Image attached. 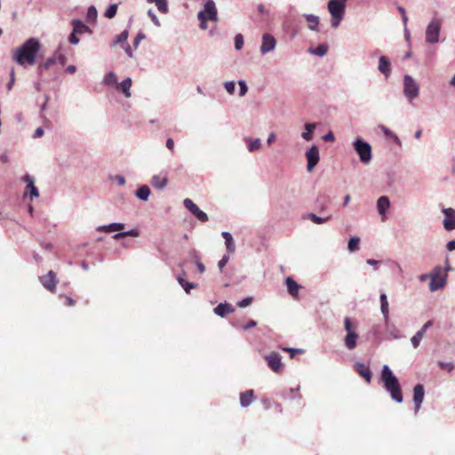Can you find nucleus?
<instances>
[{"label": "nucleus", "mask_w": 455, "mask_h": 455, "mask_svg": "<svg viewBox=\"0 0 455 455\" xmlns=\"http://www.w3.org/2000/svg\"><path fill=\"white\" fill-rule=\"evenodd\" d=\"M40 48V41L36 37H30L12 51V59L23 68L34 66Z\"/></svg>", "instance_id": "1"}, {"label": "nucleus", "mask_w": 455, "mask_h": 455, "mask_svg": "<svg viewBox=\"0 0 455 455\" xmlns=\"http://www.w3.org/2000/svg\"><path fill=\"white\" fill-rule=\"evenodd\" d=\"M380 379L387 392L391 395V398L398 403L403 400L402 388L397 377L394 374L388 365L385 364L382 367L380 373Z\"/></svg>", "instance_id": "2"}, {"label": "nucleus", "mask_w": 455, "mask_h": 455, "mask_svg": "<svg viewBox=\"0 0 455 455\" xmlns=\"http://www.w3.org/2000/svg\"><path fill=\"white\" fill-rule=\"evenodd\" d=\"M347 0H329L327 9L331 14L332 28H338L344 18Z\"/></svg>", "instance_id": "3"}, {"label": "nucleus", "mask_w": 455, "mask_h": 455, "mask_svg": "<svg viewBox=\"0 0 455 455\" xmlns=\"http://www.w3.org/2000/svg\"><path fill=\"white\" fill-rule=\"evenodd\" d=\"M357 323H353L350 317L347 316L344 318V330L346 336L344 337V346L347 350H354L357 346V339L359 338L356 332Z\"/></svg>", "instance_id": "4"}, {"label": "nucleus", "mask_w": 455, "mask_h": 455, "mask_svg": "<svg viewBox=\"0 0 455 455\" xmlns=\"http://www.w3.org/2000/svg\"><path fill=\"white\" fill-rule=\"evenodd\" d=\"M353 148L362 164H369L372 159V149L369 142L357 137L353 142Z\"/></svg>", "instance_id": "5"}, {"label": "nucleus", "mask_w": 455, "mask_h": 455, "mask_svg": "<svg viewBox=\"0 0 455 455\" xmlns=\"http://www.w3.org/2000/svg\"><path fill=\"white\" fill-rule=\"evenodd\" d=\"M403 87L404 97L410 103H412L419 97V84L411 76L404 75Z\"/></svg>", "instance_id": "6"}, {"label": "nucleus", "mask_w": 455, "mask_h": 455, "mask_svg": "<svg viewBox=\"0 0 455 455\" xmlns=\"http://www.w3.org/2000/svg\"><path fill=\"white\" fill-rule=\"evenodd\" d=\"M442 20L440 19H432L426 28L425 40L427 44H435L440 40L442 28Z\"/></svg>", "instance_id": "7"}, {"label": "nucleus", "mask_w": 455, "mask_h": 455, "mask_svg": "<svg viewBox=\"0 0 455 455\" xmlns=\"http://www.w3.org/2000/svg\"><path fill=\"white\" fill-rule=\"evenodd\" d=\"M305 155L307 158V170L310 172L317 165L320 160L318 147L315 145L311 146Z\"/></svg>", "instance_id": "8"}, {"label": "nucleus", "mask_w": 455, "mask_h": 455, "mask_svg": "<svg viewBox=\"0 0 455 455\" xmlns=\"http://www.w3.org/2000/svg\"><path fill=\"white\" fill-rule=\"evenodd\" d=\"M264 359L274 372H279L283 368L282 356L277 352H271L266 355Z\"/></svg>", "instance_id": "9"}, {"label": "nucleus", "mask_w": 455, "mask_h": 455, "mask_svg": "<svg viewBox=\"0 0 455 455\" xmlns=\"http://www.w3.org/2000/svg\"><path fill=\"white\" fill-rule=\"evenodd\" d=\"M441 271V267H436L435 268V273L430 274V283L429 290L431 291H436L439 289L443 288L446 283V276L438 277L439 273Z\"/></svg>", "instance_id": "10"}, {"label": "nucleus", "mask_w": 455, "mask_h": 455, "mask_svg": "<svg viewBox=\"0 0 455 455\" xmlns=\"http://www.w3.org/2000/svg\"><path fill=\"white\" fill-rule=\"evenodd\" d=\"M276 46V40L274 36L269 33L262 35V41L260 45V53L266 55L275 50Z\"/></svg>", "instance_id": "11"}, {"label": "nucleus", "mask_w": 455, "mask_h": 455, "mask_svg": "<svg viewBox=\"0 0 455 455\" xmlns=\"http://www.w3.org/2000/svg\"><path fill=\"white\" fill-rule=\"evenodd\" d=\"M199 12L204 13V17L212 21L218 20V11L213 0H207L204 3V9Z\"/></svg>", "instance_id": "12"}, {"label": "nucleus", "mask_w": 455, "mask_h": 455, "mask_svg": "<svg viewBox=\"0 0 455 455\" xmlns=\"http://www.w3.org/2000/svg\"><path fill=\"white\" fill-rule=\"evenodd\" d=\"M442 212L444 214L443 221L444 228L447 231L455 229V210L452 208H443Z\"/></svg>", "instance_id": "13"}, {"label": "nucleus", "mask_w": 455, "mask_h": 455, "mask_svg": "<svg viewBox=\"0 0 455 455\" xmlns=\"http://www.w3.org/2000/svg\"><path fill=\"white\" fill-rule=\"evenodd\" d=\"M42 285L50 291H54L56 288L57 279L56 275L52 270H50L46 275L39 277Z\"/></svg>", "instance_id": "14"}, {"label": "nucleus", "mask_w": 455, "mask_h": 455, "mask_svg": "<svg viewBox=\"0 0 455 455\" xmlns=\"http://www.w3.org/2000/svg\"><path fill=\"white\" fill-rule=\"evenodd\" d=\"M22 180L27 183L24 196H27L28 193L31 198H37L39 196V191L35 186L34 177L27 173L22 177Z\"/></svg>", "instance_id": "15"}, {"label": "nucleus", "mask_w": 455, "mask_h": 455, "mask_svg": "<svg viewBox=\"0 0 455 455\" xmlns=\"http://www.w3.org/2000/svg\"><path fill=\"white\" fill-rule=\"evenodd\" d=\"M425 396V389L422 384H417L413 388V403H414V411L417 413L423 403Z\"/></svg>", "instance_id": "16"}, {"label": "nucleus", "mask_w": 455, "mask_h": 455, "mask_svg": "<svg viewBox=\"0 0 455 455\" xmlns=\"http://www.w3.org/2000/svg\"><path fill=\"white\" fill-rule=\"evenodd\" d=\"M378 70L386 77L388 78L391 75V62L387 56L381 55L379 58Z\"/></svg>", "instance_id": "17"}, {"label": "nucleus", "mask_w": 455, "mask_h": 455, "mask_svg": "<svg viewBox=\"0 0 455 455\" xmlns=\"http://www.w3.org/2000/svg\"><path fill=\"white\" fill-rule=\"evenodd\" d=\"M354 368L355 371L363 377L367 383H370L371 381L372 373L368 365H365L363 363H355L354 365Z\"/></svg>", "instance_id": "18"}, {"label": "nucleus", "mask_w": 455, "mask_h": 455, "mask_svg": "<svg viewBox=\"0 0 455 455\" xmlns=\"http://www.w3.org/2000/svg\"><path fill=\"white\" fill-rule=\"evenodd\" d=\"M390 207V201L387 196H382L377 200V209L382 220H385L386 214Z\"/></svg>", "instance_id": "19"}, {"label": "nucleus", "mask_w": 455, "mask_h": 455, "mask_svg": "<svg viewBox=\"0 0 455 455\" xmlns=\"http://www.w3.org/2000/svg\"><path fill=\"white\" fill-rule=\"evenodd\" d=\"M71 25L75 33L78 35L92 33V30L87 25H85L81 20H72Z\"/></svg>", "instance_id": "20"}, {"label": "nucleus", "mask_w": 455, "mask_h": 455, "mask_svg": "<svg viewBox=\"0 0 455 455\" xmlns=\"http://www.w3.org/2000/svg\"><path fill=\"white\" fill-rule=\"evenodd\" d=\"M132 84V78L126 77L121 83H117L116 88V90L121 91L126 98H130L132 96V93H131Z\"/></svg>", "instance_id": "21"}, {"label": "nucleus", "mask_w": 455, "mask_h": 455, "mask_svg": "<svg viewBox=\"0 0 455 455\" xmlns=\"http://www.w3.org/2000/svg\"><path fill=\"white\" fill-rule=\"evenodd\" d=\"M57 62V52L49 57L45 62L41 63L37 67V74L42 76L44 71L50 69Z\"/></svg>", "instance_id": "22"}, {"label": "nucleus", "mask_w": 455, "mask_h": 455, "mask_svg": "<svg viewBox=\"0 0 455 455\" xmlns=\"http://www.w3.org/2000/svg\"><path fill=\"white\" fill-rule=\"evenodd\" d=\"M213 312L220 317H225L227 314L234 312V307L228 302L220 303L214 307Z\"/></svg>", "instance_id": "23"}, {"label": "nucleus", "mask_w": 455, "mask_h": 455, "mask_svg": "<svg viewBox=\"0 0 455 455\" xmlns=\"http://www.w3.org/2000/svg\"><path fill=\"white\" fill-rule=\"evenodd\" d=\"M254 391L252 389L246 390L240 394V404L243 408L248 407L253 400Z\"/></svg>", "instance_id": "24"}, {"label": "nucleus", "mask_w": 455, "mask_h": 455, "mask_svg": "<svg viewBox=\"0 0 455 455\" xmlns=\"http://www.w3.org/2000/svg\"><path fill=\"white\" fill-rule=\"evenodd\" d=\"M303 18L307 20V27L310 30H312V31L318 30V26H319V22H320L318 16H316L315 14L304 13Z\"/></svg>", "instance_id": "25"}, {"label": "nucleus", "mask_w": 455, "mask_h": 455, "mask_svg": "<svg viewBox=\"0 0 455 455\" xmlns=\"http://www.w3.org/2000/svg\"><path fill=\"white\" fill-rule=\"evenodd\" d=\"M124 224L119 222H113L108 225L99 226L97 228V230L100 232L110 233L114 231H121L124 229Z\"/></svg>", "instance_id": "26"}, {"label": "nucleus", "mask_w": 455, "mask_h": 455, "mask_svg": "<svg viewBox=\"0 0 455 455\" xmlns=\"http://www.w3.org/2000/svg\"><path fill=\"white\" fill-rule=\"evenodd\" d=\"M185 276L186 273L183 272L177 276V281L187 293H190L191 290L196 287V283L187 281Z\"/></svg>", "instance_id": "27"}, {"label": "nucleus", "mask_w": 455, "mask_h": 455, "mask_svg": "<svg viewBox=\"0 0 455 455\" xmlns=\"http://www.w3.org/2000/svg\"><path fill=\"white\" fill-rule=\"evenodd\" d=\"M380 300V310L383 315L385 322H387L389 316V308L387 297L385 292H381L379 296Z\"/></svg>", "instance_id": "28"}, {"label": "nucleus", "mask_w": 455, "mask_h": 455, "mask_svg": "<svg viewBox=\"0 0 455 455\" xmlns=\"http://www.w3.org/2000/svg\"><path fill=\"white\" fill-rule=\"evenodd\" d=\"M221 235L225 240V245L227 248V251L228 253H233L235 250V242H234L232 235L228 231H223L221 233Z\"/></svg>", "instance_id": "29"}, {"label": "nucleus", "mask_w": 455, "mask_h": 455, "mask_svg": "<svg viewBox=\"0 0 455 455\" xmlns=\"http://www.w3.org/2000/svg\"><path fill=\"white\" fill-rule=\"evenodd\" d=\"M243 140L247 143V148L250 152L259 150L262 146L261 140L259 138L251 139V137H244Z\"/></svg>", "instance_id": "30"}, {"label": "nucleus", "mask_w": 455, "mask_h": 455, "mask_svg": "<svg viewBox=\"0 0 455 455\" xmlns=\"http://www.w3.org/2000/svg\"><path fill=\"white\" fill-rule=\"evenodd\" d=\"M285 283H286L289 293L292 297H298V291H299V285L296 283V281L291 276H288L285 279Z\"/></svg>", "instance_id": "31"}, {"label": "nucleus", "mask_w": 455, "mask_h": 455, "mask_svg": "<svg viewBox=\"0 0 455 455\" xmlns=\"http://www.w3.org/2000/svg\"><path fill=\"white\" fill-rule=\"evenodd\" d=\"M167 178L165 176L162 177L160 175H154L151 180V184L154 188L157 189H163L167 185Z\"/></svg>", "instance_id": "32"}, {"label": "nucleus", "mask_w": 455, "mask_h": 455, "mask_svg": "<svg viewBox=\"0 0 455 455\" xmlns=\"http://www.w3.org/2000/svg\"><path fill=\"white\" fill-rule=\"evenodd\" d=\"M135 196L142 201H148L150 196V188L147 185H142L135 191Z\"/></svg>", "instance_id": "33"}, {"label": "nucleus", "mask_w": 455, "mask_h": 455, "mask_svg": "<svg viewBox=\"0 0 455 455\" xmlns=\"http://www.w3.org/2000/svg\"><path fill=\"white\" fill-rule=\"evenodd\" d=\"M129 36V31L127 29H124L123 32H121L119 35L116 36L111 46H116L117 44H120L121 47L127 44V39Z\"/></svg>", "instance_id": "34"}, {"label": "nucleus", "mask_w": 455, "mask_h": 455, "mask_svg": "<svg viewBox=\"0 0 455 455\" xmlns=\"http://www.w3.org/2000/svg\"><path fill=\"white\" fill-rule=\"evenodd\" d=\"M316 127V124L314 123H307L305 124V132H302L301 137L307 140L310 141L313 140V132Z\"/></svg>", "instance_id": "35"}, {"label": "nucleus", "mask_w": 455, "mask_h": 455, "mask_svg": "<svg viewBox=\"0 0 455 455\" xmlns=\"http://www.w3.org/2000/svg\"><path fill=\"white\" fill-rule=\"evenodd\" d=\"M328 49H329L328 44L324 43V44H320L315 48H309L308 52L311 54H315V55H317L319 57H323V56L326 55V53L328 52Z\"/></svg>", "instance_id": "36"}, {"label": "nucleus", "mask_w": 455, "mask_h": 455, "mask_svg": "<svg viewBox=\"0 0 455 455\" xmlns=\"http://www.w3.org/2000/svg\"><path fill=\"white\" fill-rule=\"evenodd\" d=\"M385 323L387 331L393 339H397L401 337L398 329L395 326V324L390 323L389 319L387 320V322H385Z\"/></svg>", "instance_id": "37"}, {"label": "nucleus", "mask_w": 455, "mask_h": 455, "mask_svg": "<svg viewBox=\"0 0 455 455\" xmlns=\"http://www.w3.org/2000/svg\"><path fill=\"white\" fill-rule=\"evenodd\" d=\"M360 237L352 236L347 243V250L349 252H355L359 250Z\"/></svg>", "instance_id": "38"}, {"label": "nucleus", "mask_w": 455, "mask_h": 455, "mask_svg": "<svg viewBox=\"0 0 455 455\" xmlns=\"http://www.w3.org/2000/svg\"><path fill=\"white\" fill-rule=\"evenodd\" d=\"M148 3H155L158 11L162 13L168 12L167 0H147Z\"/></svg>", "instance_id": "39"}, {"label": "nucleus", "mask_w": 455, "mask_h": 455, "mask_svg": "<svg viewBox=\"0 0 455 455\" xmlns=\"http://www.w3.org/2000/svg\"><path fill=\"white\" fill-rule=\"evenodd\" d=\"M103 84L106 85H111V84L116 85V84H117L116 75L112 71L108 72L103 78Z\"/></svg>", "instance_id": "40"}, {"label": "nucleus", "mask_w": 455, "mask_h": 455, "mask_svg": "<svg viewBox=\"0 0 455 455\" xmlns=\"http://www.w3.org/2000/svg\"><path fill=\"white\" fill-rule=\"evenodd\" d=\"M307 219L310 220L315 224H323L331 219V216L325 218L319 217L315 213L310 212L307 215Z\"/></svg>", "instance_id": "41"}, {"label": "nucleus", "mask_w": 455, "mask_h": 455, "mask_svg": "<svg viewBox=\"0 0 455 455\" xmlns=\"http://www.w3.org/2000/svg\"><path fill=\"white\" fill-rule=\"evenodd\" d=\"M328 201L329 197L324 194H321L317 196L316 203L321 212L324 211L327 208Z\"/></svg>", "instance_id": "42"}, {"label": "nucleus", "mask_w": 455, "mask_h": 455, "mask_svg": "<svg viewBox=\"0 0 455 455\" xmlns=\"http://www.w3.org/2000/svg\"><path fill=\"white\" fill-rule=\"evenodd\" d=\"M118 4H110L107 10L105 11L104 16L107 19H113L117 12Z\"/></svg>", "instance_id": "43"}, {"label": "nucleus", "mask_w": 455, "mask_h": 455, "mask_svg": "<svg viewBox=\"0 0 455 455\" xmlns=\"http://www.w3.org/2000/svg\"><path fill=\"white\" fill-rule=\"evenodd\" d=\"M98 12L94 5H91L87 9L86 20L87 21L94 22L97 19Z\"/></svg>", "instance_id": "44"}, {"label": "nucleus", "mask_w": 455, "mask_h": 455, "mask_svg": "<svg viewBox=\"0 0 455 455\" xmlns=\"http://www.w3.org/2000/svg\"><path fill=\"white\" fill-rule=\"evenodd\" d=\"M183 204L191 214H193V212L198 208V206L189 198H186L183 201Z\"/></svg>", "instance_id": "45"}, {"label": "nucleus", "mask_w": 455, "mask_h": 455, "mask_svg": "<svg viewBox=\"0 0 455 455\" xmlns=\"http://www.w3.org/2000/svg\"><path fill=\"white\" fill-rule=\"evenodd\" d=\"M193 215L202 222H206L209 220L208 215L204 212L200 210L199 207L193 212Z\"/></svg>", "instance_id": "46"}, {"label": "nucleus", "mask_w": 455, "mask_h": 455, "mask_svg": "<svg viewBox=\"0 0 455 455\" xmlns=\"http://www.w3.org/2000/svg\"><path fill=\"white\" fill-rule=\"evenodd\" d=\"M234 41H235V50H237V51L241 50L243 48V43H244L243 35L242 34L235 35Z\"/></svg>", "instance_id": "47"}, {"label": "nucleus", "mask_w": 455, "mask_h": 455, "mask_svg": "<svg viewBox=\"0 0 455 455\" xmlns=\"http://www.w3.org/2000/svg\"><path fill=\"white\" fill-rule=\"evenodd\" d=\"M423 334H421V332H419L417 331L415 333V335L412 336V338L411 339V344L413 346L414 348H417L423 338Z\"/></svg>", "instance_id": "48"}, {"label": "nucleus", "mask_w": 455, "mask_h": 455, "mask_svg": "<svg viewBox=\"0 0 455 455\" xmlns=\"http://www.w3.org/2000/svg\"><path fill=\"white\" fill-rule=\"evenodd\" d=\"M197 19L200 21V24H199L200 28L203 29V30H205L207 28V21L209 20H207L206 18L204 17V13L203 12H198L197 13Z\"/></svg>", "instance_id": "49"}, {"label": "nucleus", "mask_w": 455, "mask_h": 455, "mask_svg": "<svg viewBox=\"0 0 455 455\" xmlns=\"http://www.w3.org/2000/svg\"><path fill=\"white\" fill-rule=\"evenodd\" d=\"M238 85L240 96H244L248 92V86L246 84V82L244 80H239Z\"/></svg>", "instance_id": "50"}, {"label": "nucleus", "mask_w": 455, "mask_h": 455, "mask_svg": "<svg viewBox=\"0 0 455 455\" xmlns=\"http://www.w3.org/2000/svg\"><path fill=\"white\" fill-rule=\"evenodd\" d=\"M438 365L441 369L446 370L449 372L452 371L454 369V365L452 363L439 361Z\"/></svg>", "instance_id": "51"}, {"label": "nucleus", "mask_w": 455, "mask_h": 455, "mask_svg": "<svg viewBox=\"0 0 455 455\" xmlns=\"http://www.w3.org/2000/svg\"><path fill=\"white\" fill-rule=\"evenodd\" d=\"M191 254H192V256L196 259V267H197V268H198L199 272H200V273H204V272L205 271V267H204V265L202 262H200V261L198 260L199 257L197 256L196 251H193L191 252Z\"/></svg>", "instance_id": "52"}, {"label": "nucleus", "mask_w": 455, "mask_h": 455, "mask_svg": "<svg viewBox=\"0 0 455 455\" xmlns=\"http://www.w3.org/2000/svg\"><path fill=\"white\" fill-rule=\"evenodd\" d=\"M146 38V35L143 32H139L133 40V47L137 49L142 40Z\"/></svg>", "instance_id": "53"}, {"label": "nucleus", "mask_w": 455, "mask_h": 455, "mask_svg": "<svg viewBox=\"0 0 455 455\" xmlns=\"http://www.w3.org/2000/svg\"><path fill=\"white\" fill-rule=\"evenodd\" d=\"M224 87L229 94H233L235 90V84L234 81H228L224 84Z\"/></svg>", "instance_id": "54"}, {"label": "nucleus", "mask_w": 455, "mask_h": 455, "mask_svg": "<svg viewBox=\"0 0 455 455\" xmlns=\"http://www.w3.org/2000/svg\"><path fill=\"white\" fill-rule=\"evenodd\" d=\"M148 17L150 18L151 21L156 26V27H160L161 26V23L157 18V16L156 15V13L151 10L149 9L148 11Z\"/></svg>", "instance_id": "55"}, {"label": "nucleus", "mask_w": 455, "mask_h": 455, "mask_svg": "<svg viewBox=\"0 0 455 455\" xmlns=\"http://www.w3.org/2000/svg\"><path fill=\"white\" fill-rule=\"evenodd\" d=\"M252 302V298L251 297H246L243 299H241L240 301L237 302V306L239 307H246L248 306H250Z\"/></svg>", "instance_id": "56"}, {"label": "nucleus", "mask_w": 455, "mask_h": 455, "mask_svg": "<svg viewBox=\"0 0 455 455\" xmlns=\"http://www.w3.org/2000/svg\"><path fill=\"white\" fill-rule=\"evenodd\" d=\"M78 34L75 33V31L72 29V32L70 33V35L68 36V42L71 44H78L79 42H80V39L78 38Z\"/></svg>", "instance_id": "57"}, {"label": "nucleus", "mask_w": 455, "mask_h": 455, "mask_svg": "<svg viewBox=\"0 0 455 455\" xmlns=\"http://www.w3.org/2000/svg\"><path fill=\"white\" fill-rule=\"evenodd\" d=\"M14 83H15V73H14V69L12 68L10 73V81L6 84L8 91L12 90Z\"/></svg>", "instance_id": "58"}, {"label": "nucleus", "mask_w": 455, "mask_h": 455, "mask_svg": "<svg viewBox=\"0 0 455 455\" xmlns=\"http://www.w3.org/2000/svg\"><path fill=\"white\" fill-rule=\"evenodd\" d=\"M397 10L402 16L403 23L406 26V24L408 22V17H407L405 9L403 6H398Z\"/></svg>", "instance_id": "59"}, {"label": "nucleus", "mask_w": 455, "mask_h": 455, "mask_svg": "<svg viewBox=\"0 0 455 455\" xmlns=\"http://www.w3.org/2000/svg\"><path fill=\"white\" fill-rule=\"evenodd\" d=\"M228 260H229V256L224 255L221 258V259L218 262V267L220 271H222L223 267L226 266V264L228 262Z\"/></svg>", "instance_id": "60"}, {"label": "nucleus", "mask_w": 455, "mask_h": 455, "mask_svg": "<svg viewBox=\"0 0 455 455\" xmlns=\"http://www.w3.org/2000/svg\"><path fill=\"white\" fill-rule=\"evenodd\" d=\"M60 47L57 49V62H59L61 66H64L67 62V57L63 54H59Z\"/></svg>", "instance_id": "61"}, {"label": "nucleus", "mask_w": 455, "mask_h": 455, "mask_svg": "<svg viewBox=\"0 0 455 455\" xmlns=\"http://www.w3.org/2000/svg\"><path fill=\"white\" fill-rule=\"evenodd\" d=\"M322 139L324 141H331V142H332V141L335 140V136H334L333 132L331 131H330L326 134H324Z\"/></svg>", "instance_id": "62"}, {"label": "nucleus", "mask_w": 455, "mask_h": 455, "mask_svg": "<svg viewBox=\"0 0 455 455\" xmlns=\"http://www.w3.org/2000/svg\"><path fill=\"white\" fill-rule=\"evenodd\" d=\"M257 325V322L255 320H249L245 325L242 326L243 331H247L251 328H253Z\"/></svg>", "instance_id": "63"}, {"label": "nucleus", "mask_w": 455, "mask_h": 455, "mask_svg": "<svg viewBox=\"0 0 455 455\" xmlns=\"http://www.w3.org/2000/svg\"><path fill=\"white\" fill-rule=\"evenodd\" d=\"M122 48L124 50L126 55L129 58H133V52L130 44H126L124 46H122Z\"/></svg>", "instance_id": "64"}]
</instances>
